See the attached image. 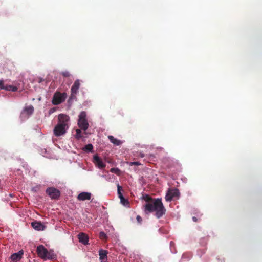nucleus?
Here are the masks:
<instances>
[{
	"instance_id": "obj_1",
	"label": "nucleus",
	"mask_w": 262,
	"mask_h": 262,
	"mask_svg": "<svg viewBox=\"0 0 262 262\" xmlns=\"http://www.w3.org/2000/svg\"><path fill=\"white\" fill-rule=\"evenodd\" d=\"M145 211L147 213L155 212V216L159 219L164 215L166 212V209L162 202L161 199L157 198L153 201L146 203L145 205Z\"/></svg>"
},
{
	"instance_id": "obj_2",
	"label": "nucleus",
	"mask_w": 262,
	"mask_h": 262,
	"mask_svg": "<svg viewBox=\"0 0 262 262\" xmlns=\"http://www.w3.org/2000/svg\"><path fill=\"white\" fill-rule=\"evenodd\" d=\"M36 253L38 256L44 260L47 259L53 260L56 259L57 255L54 253L52 249L48 250L44 246L41 245L37 247Z\"/></svg>"
},
{
	"instance_id": "obj_3",
	"label": "nucleus",
	"mask_w": 262,
	"mask_h": 262,
	"mask_svg": "<svg viewBox=\"0 0 262 262\" xmlns=\"http://www.w3.org/2000/svg\"><path fill=\"white\" fill-rule=\"evenodd\" d=\"M78 125L83 131H86L88 129L89 124L86 119V113L85 112L82 111L80 113L78 116Z\"/></svg>"
},
{
	"instance_id": "obj_4",
	"label": "nucleus",
	"mask_w": 262,
	"mask_h": 262,
	"mask_svg": "<svg viewBox=\"0 0 262 262\" xmlns=\"http://www.w3.org/2000/svg\"><path fill=\"white\" fill-rule=\"evenodd\" d=\"M67 97L66 93L56 92L54 94L52 102L54 105H59L63 102Z\"/></svg>"
},
{
	"instance_id": "obj_5",
	"label": "nucleus",
	"mask_w": 262,
	"mask_h": 262,
	"mask_svg": "<svg viewBox=\"0 0 262 262\" xmlns=\"http://www.w3.org/2000/svg\"><path fill=\"white\" fill-rule=\"evenodd\" d=\"M57 124L69 128L70 125V117L64 114H59Z\"/></svg>"
},
{
	"instance_id": "obj_6",
	"label": "nucleus",
	"mask_w": 262,
	"mask_h": 262,
	"mask_svg": "<svg viewBox=\"0 0 262 262\" xmlns=\"http://www.w3.org/2000/svg\"><path fill=\"white\" fill-rule=\"evenodd\" d=\"M34 112V107L32 105L26 106L24 108L20 114L21 120L28 119Z\"/></svg>"
},
{
	"instance_id": "obj_7",
	"label": "nucleus",
	"mask_w": 262,
	"mask_h": 262,
	"mask_svg": "<svg viewBox=\"0 0 262 262\" xmlns=\"http://www.w3.org/2000/svg\"><path fill=\"white\" fill-rule=\"evenodd\" d=\"M180 192L178 189H169L165 195V200L170 202L173 199L178 198Z\"/></svg>"
},
{
	"instance_id": "obj_8",
	"label": "nucleus",
	"mask_w": 262,
	"mask_h": 262,
	"mask_svg": "<svg viewBox=\"0 0 262 262\" xmlns=\"http://www.w3.org/2000/svg\"><path fill=\"white\" fill-rule=\"evenodd\" d=\"M69 128L57 124L55 126L53 132L55 136L59 137L64 135Z\"/></svg>"
},
{
	"instance_id": "obj_9",
	"label": "nucleus",
	"mask_w": 262,
	"mask_h": 262,
	"mask_svg": "<svg viewBox=\"0 0 262 262\" xmlns=\"http://www.w3.org/2000/svg\"><path fill=\"white\" fill-rule=\"evenodd\" d=\"M46 193L52 199H57L60 195V192L54 187H49L46 190Z\"/></svg>"
},
{
	"instance_id": "obj_10",
	"label": "nucleus",
	"mask_w": 262,
	"mask_h": 262,
	"mask_svg": "<svg viewBox=\"0 0 262 262\" xmlns=\"http://www.w3.org/2000/svg\"><path fill=\"white\" fill-rule=\"evenodd\" d=\"M80 81L79 79H77L75 81L74 84L71 89V97H74L77 94L79 89L80 88Z\"/></svg>"
},
{
	"instance_id": "obj_11",
	"label": "nucleus",
	"mask_w": 262,
	"mask_h": 262,
	"mask_svg": "<svg viewBox=\"0 0 262 262\" xmlns=\"http://www.w3.org/2000/svg\"><path fill=\"white\" fill-rule=\"evenodd\" d=\"M93 159L94 163L98 168L102 169L105 167L106 164L97 155L94 156Z\"/></svg>"
},
{
	"instance_id": "obj_12",
	"label": "nucleus",
	"mask_w": 262,
	"mask_h": 262,
	"mask_svg": "<svg viewBox=\"0 0 262 262\" xmlns=\"http://www.w3.org/2000/svg\"><path fill=\"white\" fill-rule=\"evenodd\" d=\"M79 242L84 245L89 244V237L86 234L80 233L78 235Z\"/></svg>"
},
{
	"instance_id": "obj_13",
	"label": "nucleus",
	"mask_w": 262,
	"mask_h": 262,
	"mask_svg": "<svg viewBox=\"0 0 262 262\" xmlns=\"http://www.w3.org/2000/svg\"><path fill=\"white\" fill-rule=\"evenodd\" d=\"M23 254V251L20 250L17 253L12 254L10 256V259L13 262H18L21 259Z\"/></svg>"
},
{
	"instance_id": "obj_14",
	"label": "nucleus",
	"mask_w": 262,
	"mask_h": 262,
	"mask_svg": "<svg viewBox=\"0 0 262 262\" xmlns=\"http://www.w3.org/2000/svg\"><path fill=\"white\" fill-rule=\"evenodd\" d=\"M92 194L90 192H82L77 196V199L79 201L89 200L91 198Z\"/></svg>"
},
{
	"instance_id": "obj_15",
	"label": "nucleus",
	"mask_w": 262,
	"mask_h": 262,
	"mask_svg": "<svg viewBox=\"0 0 262 262\" xmlns=\"http://www.w3.org/2000/svg\"><path fill=\"white\" fill-rule=\"evenodd\" d=\"M31 226L34 229L37 231H43L46 228L45 226L41 222L37 221L32 222Z\"/></svg>"
},
{
	"instance_id": "obj_16",
	"label": "nucleus",
	"mask_w": 262,
	"mask_h": 262,
	"mask_svg": "<svg viewBox=\"0 0 262 262\" xmlns=\"http://www.w3.org/2000/svg\"><path fill=\"white\" fill-rule=\"evenodd\" d=\"M100 260L107 259V251L105 250L100 249L99 251Z\"/></svg>"
},
{
	"instance_id": "obj_17",
	"label": "nucleus",
	"mask_w": 262,
	"mask_h": 262,
	"mask_svg": "<svg viewBox=\"0 0 262 262\" xmlns=\"http://www.w3.org/2000/svg\"><path fill=\"white\" fill-rule=\"evenodd\" d=\"M108 138L109 139L111 142H112L115 145L118 146L122 143V142L121 140L114 138L113 136H108Z\"/></svg>"
},
{
	"instance_id": "obj_18",
	"label": "nucleus",
	"mask_w": 262,
	"mask_h": 262,
	"mask_svg": "<svg viewBox=\"0 0 262 262\" xmlns=\"http://www.w3.org/2000/svg\"><path fill=\"white\" fill-rule=\"evenodd\" d=\"M5 90L8 91L16 92L18 90V88L12 85L6 84L5 86Z\"/></svg>"
},
{
	"instance_id": "obj_19",
	"label": "nucleus",
	"mask_w": 262,
	"mask_h": 262,
	"mask_svg": "<svg viewBox=\"0 0 262 262\" xmlns=\"http://www.w3.org/2000/svg\"><path fill=\"white\" fill-rule=\"evenodd\" d=\"M41 187L42 186L40 184H36L31 188V191L33 192H37L40 190Z\"/></svg>"
},
{
	"instance_id": "obj_20",
	"label": "nucleus",
	"mask_w": 262,
	"mask_h": 262,
	"mask_svg": "<svg viewBox=\"0 0 262 262\" xmlns=\"http://www.w3.org/2000/svg\"><path fill=\"white\" fill-rule=\"evenodd\" d=\"M93 149V146L91 144H88L83 148V150L86 152H92Z\"/></svg>"
},
{
	"instance_id": "obj_21",
	"label": "nucleus",
	"mask_w": 262,
	"mask_h": 262,
	"mask_svg": "<svg viewBox=\"0 0 262 262\" xmlns=\"http://www.w3.org/2000/svg\"><path fill=\"white\" fill-rule=\"evenodd\" d=\"M101 177L104 178L106 181L111 182L112 181V180L114 179V176L111 175L110 174H107L106 175H101Z\"/></svg>"
},
{
	"instance_id": "obj_22",
	"label": "nucleus",
	"mask_w": 262,
	"mask_h": 262,
	"mask_svg": "<svg viewBox=\"0 0 262 262\" xmlns=\"http://www.w3.org/2000/svg\"><path fill=\"white\" fill-rule=\"evenodd\" d=\"M75 138L77 139H80L82 137L81 129H76V134L75 135Z\"/></svg>"
},
{
	"instance_id": "obj_23",
	"label": "nucleus",
	"mask_w": 262,
	"mask_h": 262,
	"mask_svg": "<svg viewBox=\"0 0 262 262\" xmlns=\"http://www.w3.org/2000/svg\"><path fill=\"white\" fill-rule=\"evenodd\" d=\"M122 187L119 184L117 185V194L119 199H122L123 196L121 192Z\"/></svg>"
},
{
	"instance_id": "obj_24",
	"label": "nucleus",
	"mask_w": 262,
	"mask_h": 262,
	"mask_svg": "<svg viewBox=\"0 0 262 262\" xmlns=\"http://www.w3.org/2000/svg\"><path fill=\"white\" fill-rule=\"evenodd\" d=\"M121 203L124 206H128L129 204L128 201L122 196V199H120Z\"/></svg>"
},
{
	"instance_id": "obj_25",
	"label": "nucleus",
	"mask_w": 262,
	"mask_h": 262,
	"mask_svg": "<svg viewBox=\"0 0 262 262\" xmlns=\"http://www.w3.org/2000/svg\"><path fill=\"white\" fill-rule=\"evenodd\" d=\"M170 250H171L172 253H176V251L174 249V243L173 242H170Z\"/></svg>"
},
{
	"instance_id": "obj_26",
	"label": "nucleus",
	"mask_w": 262,
	"mask_h": 262,
	"mask_svg": "<svg viewBox=\"0 0 262 262\" xmlns=\"http://www.w3.org/2000/svg\"><path fill=\"white\" fill-rule=\"evenodd\" d=\"M99 236L101 239H106L107 238L106 234L103 231H101L99 233Z\"/></svg>"
},
{
	"instance_id": "obj_27",
	"label": "nucleus",
	"mask_w": 262,
	"mask_h": 262,
	"mask_svg": "<svg viewBox=\"0 0 262 262\" xmlns=\"http://www.w3.org/2000/svg\"><path fill=\"white\" fill-rule=\"evenodd\" d=\"M110 171L113 173L119 174V172L120 171V170L118 168H112L110 170Z\"/></svg>"
},
{
	"instance_id": "obj_28",
	"label": "nucleus",
	"mask_w": 262,
	"mask_h": 262,
	"mask_svg": "<svg viewBox=\"0 0 262 262\" xmlns=\"http://www.w3.org/2000/svg\"><path fill=\"white\" fill-rule=\"evenodd\" d=\"M62 75H63L64 77H69L70 76V73L67 71H63L61 73Z\"/></svg>"
},
{
	"instance_id": "obj_29",
	"label": "nucleus",
	"mask_w": 262,
	"mask_h": 262,
	"mask_svg": "<svg viewBox=\"0 0 262 262\" xmlns=\"http://www.w3.org/2000/svg\"><path fill=\"white\" fill-rule=\"evenodd\" d=\"M205 250L204 249H202V250H200L199 251H198V254L200 256H201L204 253H205Z\"/></svg>"
},
{
	"instance_id": "obj_30",
	"label": "nucleus",
	"mask_w": 262,
	"mask_h": 262,
	"mask_svg": "<svg viewBox=\"0 0 262 262\" xmlns=\"http://www.w3.org/2000/svg\"><path fill=\"white\" fill-rule=\"evenodd\" d=\"M6 85H4L3 81L0 80V89L2 90H5V86Z\"/></svg>"
},
{
	"instance_id": "obj_31",
	"label": "nucleus",
	"mask_w": 262,
	"mask_h": 262,
	"mask_svg": "<svg viewBox=\"0 0 262 262\" xmlns=\"http://www.w3.org/2000/svg\"><path fill=\"white\" fill-rule=\"evenodd\" d=\"M137 221L139 224H141L142 222V218L140 215H137L136 217Z\"/></svg>"
},
{
	"instance_id": "obj_32",
	"label": "nucleus",
	"mask_w": 262,
	"mask_h": 262,
	"mask_svg": "<svg viewBox=\"0 0 262 262\" xmlns=\"http://www.w3.org/2000/svg\"><path fill=\"white\" fill-rule=\"evenodd\" d=\"M130 165H141L140 163L139 162H137V161H136V162H131L130 163Z\"/></svg>"
},
{
	"instance_id": "obj_33",
	"label": "nucleus",
	"mask_w": 262,
	"mask_h": 262,
	"mask_svg": "<svg viewBox=\"0 0 262 262\" xmlns=\"http://www.w3.org/2000/svg\"><path fill=\"white\" fill-rule=\"evenodd\" d=\"M56 111V108H51L49 111V114H52L53 113H54L55 111Z\"/></svg>"
},
{
	"instance_id": "obj_34",
	"label": "nucleus",
	"mask_w": 262,
	"mask_h": 262,
	"mask_svg": "<svg viewBox=\"0 0 262 262\" xmlns=\"http://www.w3.org/2000/svg\"><path fill=\"white\" fill-rule=\"evenodd\" d=\"M139 156L141 157V158H143L144 157V154L143 153H140L139 154Z\"/></svg>"
},
{
	"instance_id": "obj_35",
	"label": "nucleus",
	"mask_w": 262,
	"mask_h": 262,
	"mask_svg": "<svg viewBox=\"0 0 262 262\" xmlns=\"http://www.w3.org/2000/svg\"><path fill=\"white\" fill-rule=\"evenodd\" d=\"M192 220H193V221L194 222H196V221H197V218H196V217H195V216H193V217H192Z\"/></svg>"
},
{
	"instance_id": "obj_36",
	"label": "nucleus",
	"mask_w": 262,
	"mask_h": 262,
	"mask_svg": "<svg viewBox=\"0 0 262 262\" xmlns=\"http://www.w3.org/2000/svg\"><path fill=\"white\" fill-rule=\"evenodd\" d=\"M101 261V262H107V259H105V260H100Z\"/></svg>"
},
{
	"instance_id": "obj_37",
	"label": "nucleus",
	"mask_w": 262,
	"mask_h": 262,
	"mask_svg": "<svg viewBox=\"0 0 262 262\" xmlns=\"http://www.w3.org/2000/svg\"><path fill=\"white\" fill-rule=\"evenodd\" d=\"M185 258V254H183L182 256V259H184Z\"/></svg>"
},
{
	"instance_id": "obj_38",
	"label": "nucleus",
	"mask_w": 262,
	"mask_h": 262,
	"mask_svg": "<svg viewBox=\"0 0 262 262\" xmlns=\"http://www.w3.org/2000/svg\"><path fill=\"white\" fill-rule=\"evenodd\" d=\"M10 196H12V194H9Z\"/></svg>"
}]
</instances>
